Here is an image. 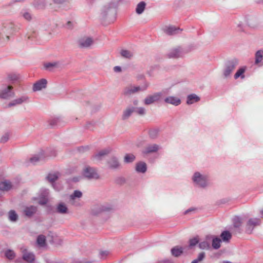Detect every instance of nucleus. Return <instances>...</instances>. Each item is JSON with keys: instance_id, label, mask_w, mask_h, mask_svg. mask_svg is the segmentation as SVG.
<instances>
[{"instance_id": "obj_1", "label": "nucleus", "mask_w": 263, "mask_h": 263, "mask_svg": "<svg viewBox=\"0 0 263 263\" xmlns=\"http://www.w3.org/2000/svg\"><path fill=\"white\" fill-rule=\"evenodd\" d=\"M117 5L110 3L104 6L100 13V20L103 25H107L113 23L116 19Z\"/></svg>"}, {"instance_id": "obj_2", "label": "nucleus", "mask_w": 263, "mask_h": 263, "mask_svg": "<svg viewBox=\"0 0 263 263\" xmlns=\"http://www.w3.org/2000/svg\"><path fill=\"white\" fill-rule=\"evenodd\" d=\"M82 174L84 177L88 179H98L100 175L96 168L86 165L83 169Z\"/></svg>"}, {"instance_id": "obj_3", "label": "nucleus", "mask_w": 263, "mask_h": 263, "mask_svg": "<svg viewBox=\"0 0 263 263\" xmlns=\"http://www.w3.org/2000/svg\"><path fill=\"white\" fill-rule=\"evenodd\" d=\"M148 86V83L146 81H144V85L141 86H128L124 89L123 93L125 96H129L139 91L145 90Z\"/></svg>"}, {"instance_id": "obj_4", "label": "nucleus", "mask_w": 263, "mask_h": 263, "mask_svg": "<svg viewBox=\"0 0 263 263\" xmlns=\"http://www.w3.org/2000/svg\"><path fill=\"white\" fill-rule=\"evenodd\" d=\"M260 224L261 220L259 218H251L249 219L245 226L246 233L249 234H251L254 228Z\"/></svg>"}, {"instance_id": "obj_5", "label": "nucleus", "mask_w": 263, "mask_h": 263, "mask_svg": "<svg viewBox=\"0 0 263 263\" xmlns=\"http://www.w3.org/2000/svg\"><path fill=\"white\" fill-rule=\"evenodd\" d=\"M13 87L11 85L6 86L0 89V98L8 99L14 96Z\"/></svg>"}, {"instance_id": "obj_6", "label": "nucleus", "mask_w": 263, "mask_h": 263, "mask_svg": "<svg viewBox=\"0 0 263 263\" xmlns=\"http://www.w3.org/2000/svg\"><path fill=\"white\" fill-rule=\"evenodd\" d=\"M207 180L206 176L202 175L199 172L195 173L193 177L194 182L201 187H204L207 186Z\"/></svg>"}, {"instance_id": "obj_7", "label": "nucleus", "mask_w": 263, "mask_h": 263, "mask_svg": "<svg viewBox=\"0 0 263 263\" xmlns=\"http://www.w3.org/2000/svg\"><path fill=\"white\" fill-rule=\"evenodd\" d=\"M238 65V61L236 59H233L226 62L225 68L223 71V75L225 77H229L231 72L236 68Z\"/></svg>"}, {"instance_id": "obj_8", "label": "nucleus", "mask_w": 263, "mask_h": 263, "mask_svg": "<svg viewBox=\"0 0 263 263\" xmlns=\"http://www.w3.org/2000/svg\"><path fill=\"white\" fill-rule=\"evenodd\" d=\"M78 45L80 48H86L91 46L94 43L92 37L89 36H83L78 40Z\"/></svg>"}, {"instance_id": "obj_9", "label": "nucleus", "mask_w": 263, "mask_h": 263, "mask_svg": "<svg viewBox=\"0 0 263 263\" xmlns=\"http://www.w3.org/2000/svg\"><path fill=\"white\" fill-rule=\"evenodd\" d=\"M162 96L161 92H156L152 95H149L144 100V104L148 105L158 101Z\"/></svg>"}, {"instance_id": "obj_10", "label": "nucleus", "mask_w": 263, "mask_h": 263, "mask_svg": "<svg viewBox=\"0 0 263 263\" xmlns=\"http://www.w3.org/2000/svg\"><path fill=\"white\" fill-rule=\"evenodd\" d=\"M47 81L45 79H41L34 83L32 87L33 91H37L47 87Z\"/></svg>"}, {"instance_id": "obj_11", "label": "nucleus", "mask_w": 263, "mask_h": 263, "mask_svg": "<svg viewBox=\"0 0 263 263\" xmlns=\"http://www.w3.org/2000/svg\"><path fill=\"white\" fill-rule=\"evenodd\" d=\"M29 102V98L26 95L21 96L20 98L13 100L8 104V107H12L16 105H20L23 103Z\"/></svg>"}, {"instance_id": "obj_12", "label": "nucleus", "mask_w": 263, "mask_h": 263, "mask_svg": "<svg viewBox=\"0 0 263 263\" xmlns=\"http://www.w3.org/2000/svg\"><path fill=\"white\" fill-rule=\"evenodd\" d=\"M59 178V174L58 173H50L47 176V179L49 182L52 183L53 188L56 191H60L61 189V186H58L54 182L58 180Z\"/></svg>"}, {"instance_id": "obj_13", "label": "nucleus", "mask_w": 263, "mask_h": 263, "mask_svg": "<svg viewBox=\"0 0 263 263\" xmlns=\"http://www.w3.org/2000/svg\"><path fill=\"white\" fill-rule=\"evenodd\" d=\"M160 149V146L156 144H150L146 146L142 151V154L147 155L150 153H156Z\"/></svg>"}, {"instance_id": "obj_14", "label": "nucleus", "mask_w": 263, "mask_h": 263, "mask_svg": "<svg viewBox=\"0 0 263 263\" xmlns=\"http://www.w3.org/2000/svg\"><path fill=\"white\" fill-rule=\"evenodd\" d=\"M183 54L182 49L181 47H178L176 48L172 49L167 54L169 58H178L182 56Z\"/></svg>"}, {"instance_id": "obj_15", "label": "nucleus", "mask_w": 263, "mask_h": 263, "mask_svg": "<svg viewBox=\"0 0 263 263\" xmlns=\"http://www.w3.org/2000/svg\"><path fill=\"white\" fill-rule=\"evenodd\" d=\"M111 148L110 147H107L101 150L98 153L92 156V158L96 159L98 160H101L102 158L107 154H109L111 152Z\"/></svg>"}, {"instance_id": "obj_16", "label": "nucleus", "mask_w": 263, "mask_h": 263, "mask_svg": "<svg viewBox=\"0 0 263 263\" xmlns=\"http://www.w3.org/2000/svg\"><path fill=\"white\" fill-rule=\"evenodd\" d=\"M49 194L48 190H43L42 191V192L40 196V198L39 200V203L40 205H45L47 203L48 201V196Z\"/></svg>"}, {"instance_id": "obj_17", "label": "nucleus", "mask_w": 263, "mask_h": 263, "mask_svg": "<svg viewBox=\"0 0 263 263\" xmlns=\"http://www.w3.org/2000/svg\"><path fill=\"white\" fill-rule=\"evenodd\" d=\"M107 164L109 167L111 169H118L120 167V164L117 157L112 156L107 161Z\"/></svg>"}, {"instance_id": "obj_18", "label": "nucleus", "mask_w": 263, "mask_h": 263, "mask_svg": "<svg viewBox=\"0 0 263 263\" xmlns=\"http://www.w3.org/2000/svg\"><path fill=\"white\" fill-rule=\"evenodd\" d=\"M46 156L44 152L42 151L39 154L35 155L29 159L31 163L35 164L36 162L43 160L45 159Z\"/></svg>"}, {"instance_id": "obj_19", "label": "nucleus", "mask_w": 263, "mask_h": 263, "mask_svg": "<svg viewBox=\"0 0 263 263\" xmlns=\"http://www.w3.org/2000/svg\"><path fill=\"white\" fill-rule=\"evenodd\" d=\"M206 239L207 240L212 239V246L214 249H218L220 247L221 240L219 238L214 237L212 235H208L206 236Z\"/></svg>"}, {"instance_id": "obj_20", "label": "nucleus", "mask_w": 263, "mask_h": 263, "mask_svg": "<svg viewBox=\"0 0 263 263\" xmlns=\"http://www.w3.org/2000/svg\"><path fill=\"white\" fill-rule=\"evenodd\" d=\"M37 211V208L33 205L26 206L24 210V214L27 217H32Z\"/></svg>"}, {"instance_id": "obj_21", "label": "nucleus", "mask_w": 263, "mask_h": 263, "mask_svg": "<svg viewBox=\"0 0 263 263\" xmlns=\"http://www.w3.org/2000/svg\"><path fill=\"white\" fill-rule=\"evenodd\" d=\"M34 7L37 10H44L46 6L45 0H34L32 3Z\"/></svg>"}, {"instance_id": "obj_22", "label": "nucleus", "mask_w": 263, "mask_h": 263, "mask_svg": "<svg viewBox=\"0 0 263 263\" xmlns=\"http://www.w3.org/2000/svg\"><path fill=\"white\" fill-rule=\"evenodd\" d=\"M164 101L166 103L171 104L172 105L178 106L181 103L180 99L175 97H168L164 99Z\"/></svg>"}, {"instance_id": "obj_23", "label": "nucleus", "mask_w": 263, "mask_h": 263, "mask_svg": "<svg viewBox=\"0 0 263 263\" xmlns=\"http://www.w3.org/2000/svg\"><path fill=\"white\" fill-rule=\"evenodd\" d=\"M134 106H128L123 111L122 118L123 120H126L129 118L132 114L134 112Z\"/></svg>"}, {"instance_id": "obj_24", "label": "nucleus", "mask_w": 263, "mask_h": 263, "mask_svg": "<svg viewBox=\"0 0 263 263\" xmlns=\"http://www.w3.org/2000/svg\"><path fill=\"white\" fill-rule=\"evenodd\" d=\"M11 182L9 181H4L0 182V189L4 192H7L11 190L12 188Z\"/></svg>"}, {"instance_id": "obj_25", "label": "nucleus", "mask_w": 263, "mask_h": 263, "mask_svg": "<svg viewBox=\"0 0 263 263\" xmlns=\"http://www.w3.org/2000/svg\"><path fill=\"white\" fill-rule=\"evenodd\" d=\"M147 170V166L145 162H139L136 164V171L138 173H144Z\"/></svg>"}, {"instance_id": "obj_26", "label": "nucleus", "mask_w": 263, "mask_h": 263, "mask_svg": "<svg viewBox=\"0 0 263 263\" xmlns=\"http://www.w3.org/2000/svg\"><path fill=\"white\" fill-rule=\"evenodd\" d=\"M20 78V75L17 73H10L7 75L8 81L11 82L12 83H14L18 81Z\"/></svg>"}, {"instance_id": "obj_27", "label": "nucleus", "mask_w": 263, "mask_h": 263, "mask_svg": "<svg viewBox=\"0 0 263 263\" xmlns=\"http://www.w3.org/2000/svg\"><path fill=\"white\" fill-rule=\"evenodd\" d=\"M57 212L60 214H67L68 209L64 203L61 202L57 205Z\"/></svg>"}, {"instance_id": "obj_28", "label": "nucleus", "mask_w": 263, "mask_h": 263, "mask_svg": "<svg viewBox=\"0 0 263 263\" xmlns=\"http://www.w3.org/2000/svg\"><path fill=\"white\" fill-rule=\"evenodd\" d=\"M171 253L174 256L179 257L183 253V248L181 247L176 246L171 249Z\"/></svg>"}, {"instance_id": "obj_29", "label": "nucleus", "mask_w": 263, "mask_h": 263, "mask_svg": "<svg viewBox=\"0 0 263 263\" xmlns=\"http://www.w3.org/2000/svg\"><path fill=\"white\" fill-rule=\"evenodd\" d=\"M23 259L27 262H32L35 259V256L32 253L26 252L23 254Z\"/></svg>"}, {"instance_id": "obj_30", "label": "nucleus", "mask_w": 263, "mask_h": 263, "mask_svg": "<svg viewBox=\"0 0 263 263\" xmlns=\"http://www.w3.org/2000/svg\"><path fill=\"white\" fill-rule=\"evenodd\" d=\"M181 31L179 28L170 26L166 29V33L168 35H174L180 33Z\"/></svg>"}, {"instance_id": "obj_31", "label": "nucleus", "mask_w": 263, "mask_h": 263, "mask_svg": "<svg viewBox=\"0 0 263 263\" xmlns=\"http://www.w3.org/2000/svg\"><path fill=\"white\" fill-rule=\"evenodd\" d=\"M199 98L195 94L190 95L187 97V103L188 104H192L195 102H197L199 101Z\"/></svg>"}, {"instance_id": "obj_32", "label": "nucleus", "mask_w": 263, "mask_h": 263, "mask_svg": "<svg viewBox=\"0 0 263 263\" xmlns=\"http://www.w3.org/2000/svg\"><path fill=\"white\" fill-rule=\"evenodd\" d=\"M242 224V219L239 216H235L233 219V224L235 228H240Z\"/></svg>"}, {"instance_id": "obj_33", "label": "nucleus", "mask_w": 263, "mask_h": 263, "mask_svg": "<svg viewBox=\"0 0 263 263\" xmlns=\"http://www.w3.org/2000/svg\"><path fill=\"white\" fill-rule=\"evenodd\" d=\"M220 237L223 241L228 242L231 238L232 235L229 231H224L221 233Z\"/></svg>"}, {"instance_id": "obj_34", "label": "nucleus", "mask_w": 263, "mask_h": 263, "mask_svg": "<svg viewBox=\"0 0 263 263\" xmlns=\"http://www.w3.org/2000/svg\"><path fill=\"white\" fill-rule=\"evenodd\" d=\"M146 6V4L144 2H140L136 7V12L137 14H140L143 13Z\"/></svg>"}, {"instance_id": "obj_35", "label": "nucleus", "mask_w": 263, "mask_h": 263, "mask_svg": "<svg viewBox=\"0 0 263 263\" xmlns=\"http://www.w3.org/2000/svg\"><path fill=\"white\" fill-rule=\"evenodd\" d=\"M9 219L12 222H15L18 219V215L14 210H10L8 212Z\"/></svg>"}, {"instance_id": "obj_36", "label": "nucleus", "mask_w": 263, "mask_h": 263, "mask_svg": "<svg viewBox=\"0 0 263 263\" xmlns=\"http://www.w3.org/2000/svg\"><path fill=\"white\" fill-rule=\"evenodd\" d=\"M120 54L123 58L129 59H131L133 56V54L130 51L125 49L121 50Z\"/></svg>"}, {"instance_id": "obj_37", "label": "nucleus", "mask_w": 263, "mask_h": 263, "mask_svg": "<svg viewBox=\"0 0 263 263\" xmlns=\"http://www.w3.org/2000/svg\"><path fill=\"white\" fill-rule=\"evenodd\" d=\"M263 59V50L257 51L255 54V64H257L261 62Z\"/></svg>"}, {"instance_id": "obj_38", "label": "nucleus", "mask_w": 263, "mask_h": 263, "mask_svg": "<svg viewBox=\"0 0 263 263\" xmlns=\"http://www.w3.org/2000/svg\"><path fill=\"white\" fill-rule=\"evenodd\" d=\"M37 243L40 247H44L46 244V238L43 235H40L37 238Z\"/></svg>"}, {"instance_id": "obj_39", "label": "nucleus", "mask_w": 263, "mask_h": 263, "mask_svg": "<svg viewBox=\"0 0 263 263\" xmlns=\"http://www.w3.org/2000/svg\"><path fill=\"white\" fill-rule=\"evenodd\" d=\"M159 130L157 128H153L149 129L148 135L151 139H156L158 135Z\"/></svg>"}, {"instance_id": "obj_40", "label": "nucleus", "mask_w": 263, "mask_h": 263, "mask_svg": "<svg viewBox=\"0 0 263 263\" xmlns=\"http://www.w3.org/2000/svg\"><path fill=\"white\" fill-rule=\"evenodd\" d=\"M5 255V256L10 260L13 259L15 256V254L14 251L9 249L6 251Z\"/></svg>"}, {"instance_id": "obj_41", "label": "nucleus", "mask_w": 263, "mask_h": 263, "mask_svg": "<svg viewBox=\"0 0 263 263\" xmlns=\"http://www.w3.org/2000/svg\"><path fill=\"white\" fill-rule=\"evenodd\" d=\"M135 159V156L133 154H127L124 157V162L126 163H130Z\"/></svg>"}, {"instance_id": "obj_42", "label": "nucleus", "mask_w": 263, "mask_h": 263, "mask_svg": "<svg viewBox=\"0 0 263 263\" xmlns=\"http://www.w3.org/2000/svg\"><path fill=\"white\" fill-rule=\"evenodd\" d=\"M245 71V68H239L237 72L235 73L234 75V78L235 79H238L239 77H241V78H243L245 77L244 75H243V73Z\"/></svg>"}, {"instance_id": "obj_43", "label": "nucleus", "mask_w": 263, "mask_h": 263, "mask_svg": "<svg viewBox=\"0 0 263 263\" xmlns=\"http://www.w3.org/2000/svg\"><path fill=\"white\" fill-rule=\"evenodd\" d=\"M58 62L46 63L44 64V67L46 69L51 70L53 67L58 66Z\"/></svg>"}, {"instance_id": "obj_44", "label": "nucleus", "mask_w": 263, "mask_h": 263, "mask_svg": "<svg viewBox=\"0 0 263 263\" xmlns=\"http://www.w3.org/2000/svg\"><path fill=\"white\" fill-rule=\"evenodd\" d=\"M201 249H209L210 248V243L207 241L200 242L198 245Z\"/></svg>"}, {"instance_id": "obj_45", "label": "nucleus", "mask_w": 263, "mask_h": 263, "mask_svg": "<svg viewBox=\"0 0 263 263\" xmlns=\"http://www.w3.org/2000/svg\"><path fill=\"white\" fill-rule=\"evenodd\" d=\"M134 112H136L138 115L143 116L145 114V109L144 107H134Z\"/></svg>"}, {"instance_id": "obj_46", "label": "nucleus", "mask_w": 263, "mask_h": 263, "mask_svg": "<svg viewBox=\"0 0 263 263\" xmlns=\"http://www.w3.org/2000/svg\"><path fill=\"white\" fill-rule=\"evenodd\" d=\"M199 242V239L198 236L190 239L189 240V246L190 247H193L196 246Z\"/></svg>"}, {"instance_id": "obj_47", "label": "nucleus", "mask_w": 263, "mask_h": 263, "mask_svg": "<svg viewBox=\"0 0 263 263\" xmlns=\"http://www.w3.org/2000/svg\"><path fill=\"white\" fill-rule=\"evenodd\" d=\"M82 196V193L81 191L78 190H76L74 191L73 193L70 196V197L72 199H74L75 198H80Z\"/></svg>"}, {"instance_id": "obj_48", "label": "nucleus", "mask_w": 263, "mask_h": 263, "mask_svg": "<svg viewBox=\"0 0 263 263\" xmlns=\"http://www.w3.org/2000/svg\"><path fill=\"white\" fill-rule=\"evenodd\" d=\"M60 121V119L59 118H54L50 120L49 123L51 126H55L59 125Z\"/></svg>"}, {"instance_id": "obj_49", "label": "nucleus", "mask_w": 263, "mask_h": 263, "mask_svg": "<svg viewBox=\"0 0 263 263\" xmlns=\"http://www.w3.org/2000/svg\"><path fill=\"white\" fill-rule=\"evenodd\" d=\"M23 16L24 18L27 20V21H30L32 19V15L31 13H30L28 12H25L23 14Z\"/></svg>"}, {"instance_id": "obj_50", "label": "nucleus", "mask_w": 263, "mask_h": 263, "mask_svg": "<svg viewBox=\"0 0 263 263\" xmlns=\"http://www.w3.org/2000/svg\"><path fill=\"white\" fill-rule=\"evenodd\" d=\"M9 135L8 134H5L1 139V143H5L9 140Z\"/></svg>"}, {"instance_id": "obj_51", "label": "nucleus", "mask_w": 263, "mask_h": 263, "mask_svg": "<svg viewBox=\"0 0 263 263\" xmlns=\"http://www.w3.org/2000/svg\"><path fill=\"white\" fill-rule=\"evenodd\" d=\"M205 257V253L204 252H201L199 254L198 257L197 259L199 261H202Z\"/></svg>"}, {"instance_id": "obj_52", "label": "nucleus", "mask_w": 263, "mask_h": 263, "mask_svg": "<svg viewBox=\"0 0 263 263\" xmlns=\"http://www.w3.org/2000/svg\"><path fill=\"white\" fill-rule=\"evenodd\" d=\"M100 211L101 212L103 211H109L111 208L109 206H105V205H101L100 208Z\"/></svg>"}, {"instance_id": "obj_53", "label": "nucleus", "mask_w": 263, "mask_h": 263, "mask_svg": "<svg viewBox=\"0 0 263 263\" xmlns=\"http://www.w3.org/2000/svg\"><path fill=\"white\" fill-rule=\"evenodd\" d=\"M114 70L116 72H119L121 71V68L120 66H116L114 67Z\"/></svg>"}, {"instance_id": "obj_54", "label": "nucleus", "mask_w": 263, "mask_h": 263, "mask_svg": "<svg viewBox=\"0 0 263 263\" xmlns=\"http://www.w3.org/2000/svg\"><path fill=\"white\" fill-rule=\"evenodd\" d=\"M53 1L55 4H61L65 2L66 0H53Z\"/></svg>"}, {"instance_id": "obj_55", "label": "nucleus", "mask_w": 263, "mask_h": 263, "mask_svg": "<svg viewBox=\"0 0 263 263\" xmlns=\"http://www.w3.org/2000/svg\"><path fill=\"white\" fill-rule=\"evenodd\" d=\"M108 254V252L107 251H101L100 252V255L102 257H106Z\"/></svg>"}, {"instance_id": "obj_56", "label": "nucleus", "mask_w": 263, "mask_h": 263, "mask_svg": "<svg viewBox=\"0 0 263 263\" xmlns=\"http://www.w3.org/2000/svg\"><path fill=\"white\" fill-rule=\"evenodd\" d=\"M158 263H171V261L168 259H165L160 260L158 261Z\"/></svg>"}, {"instance_id": "obj_57", "label": "nucleus", "mask_w": 263, "mask_h": 263, "mask_svg": "<svg viewBox=\"0 0 263 263\" xmlns=\"http://www.w3.org/2000/svg\"><path fill=\"white\" fill-rule=\"evenodd\" d=\"M72 263H88V262H86V261H84L74 260L72 261Z\"/></svg>"}, {"instance_id": "obj_58", "label": "nucleus", "mask_w": 263, "mask_h": 263, "mask_svg": "<svg viewBox=\"0 0 263 263\" xmlns=\"http://www.w3.org/2000/svg\"><path fill=\"white\" fill-rule=\"evenodd\" d=\"M88 149V147H80L79 148V151L80 152H84L85 149Z\"/></svg>"}, {"instance_id": "obj_59", "label": "nucleus", "mask_w": 263, "mask_h": 263, "mask_svg": "<svg viewBox=\"0 0 263 263\" xmlns=\"http://www.w3.org/2000/svg\"><path fill=\"white\" fill-rule=\"evenodd\" d=\"M194 209H192V208H191V209H189L188 210H187L186 211H185L184 212V214H188L189 212L192 211H194Z\"/></svg>"}, {"instance_id": "obj_60", "label": "nucleus", "mask_w": 263, "mask_h": 263, "mask_svg": "<svg viewBox=\"0 0 263 263\" xmlns=\"http://www.w3.org/2000/svg\"><path fill=\"white\" fill-rule=\"evenodd\" d=\"M70 24H71V22L70 21L68 22L67 24H66V26L68 28H70Z\"/></svg>"}, {"instance_id": "obj_61", "label": "nucleus", "mask_w": 263, "mask_h": 263, "mask_svg": "<svg viewBox=\"0 0 263 263\" xmlns=\"http://www.w3.org/2000/svg\"><path fill=\"white\" fill-rule=\"evenodd\" d=\"M199 262V261L197 259H196L193 260L191 262V263H198Z\"/></svg>"}, {"instance_id": "obj_62", "label": "nucleus", "mask_w": 263, "mask_h": 263, "mask_svg": "<svg viewBox=\"0 0 263 263\" xmlns=\"http://www.w3.org/2000/svg\"><path fill=\"white\" fill-rule=\"evenodd\" d=\"M133 104L134 105H135V106H137L138 104V101L137 100H135L134 102H133Z\"/></svg>"}, {"instance_id": "obj_63", "label": "nucleus", "mask_w": 263, "mask_h": 263, "mask_svg": "<svg viewBox=\"0 0 263 263\" xmlns=\"http://www.w3.org/2000/svg\"><path fill=\"white\" fill-rule=\"evenodd\" d=\"M260 214L261 215V217L263 218V209L260 211Z\"/></svg>"}, {"instance_id": "obj_64", "label": "nucleus", "mask_w": 263, "mask_h": 263, "mask_svg": "<svg viewBox=\"0 0 263 263\" xmlns=\"http://www.w3.org/2000/svg\"><path fill=\"white\" fill-rule=\"evenodd\" d=\"M50 156H56V154H55V151H54L53 152V153H52L50 155Z\"/></svg>"}]
</instances>
